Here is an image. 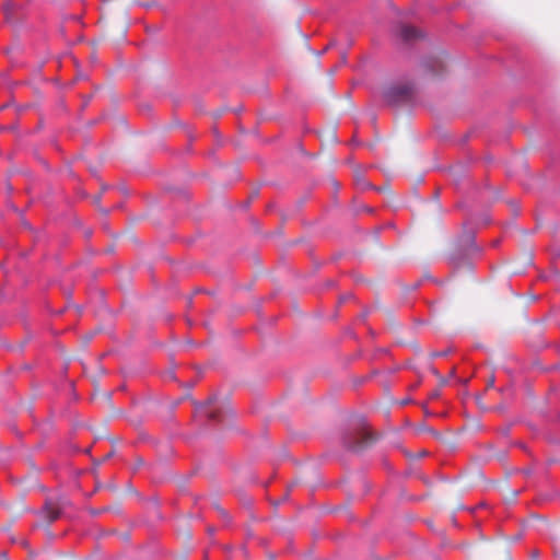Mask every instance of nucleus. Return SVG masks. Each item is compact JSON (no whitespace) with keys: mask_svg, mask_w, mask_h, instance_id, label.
<instances>
[{"mask_svg":"<svg viewBox=\"0 0 560 560\" xmlns=\"http://www.w3.org/2000/svg\"><path fill=\"white\" fill-rule=\"evenodd\" d=\"M411 93L412 90L408 84H390L383 89L382 96L386 103L396 105L408 101Z\"/></svg>","mask_w":560,"mask_h":560,"instance_id":"obj_1","label":"nucleus"},{"mask_svg":"<svg viewBox=\"0 0 560 560\" xmlns=\"http://www.w3.org/2000/svg\"><path fill=\"white\" fill-rule=\"evenodd\" d=\"M67 502L65 500H46L44 506L38 512V515L47 523H54L60 517L61 511L66 508Z\"/></svg>","mask_w":560,"mask_h":560,"instance_id":"obj_2","label":"nucleus"},{"mask_svg":"<svg viewBox=\"0 0 560 560\" xmlns=\"http://www.w3.org/2000/svg\"><path fill=\"white\" fill-rule=\"evenodd\" d=\"M212 423L215 422L220 428L230 427L234 420V411L226 405H214L212 401Z\"/></svg>","mask_w":560,"mask_h":560,"instance_id":"obj_3","label":"nucleus"},{"mask_svg":"<svg viewBox=\"0 0 560 560\" xmlns=\"http://www.w3.org/2000/svg\"><path fill=\"white\" fill-rule=\"evenodd\" d=\"M399 34L405 42H412L421 37V33L411 25H402Z\"/></svg>","mask_w":560,"mask_h":560,"instance_id":"obj_4","label":"nucleus"},{"mask_svg":"<svg viewBox=\"0 0 560 560\" xmlns=\"http://www.w3.org/2000/svg\"><path fill=\"white\" fill-rule=\"evenodd\" d=\"M212 512H215L218 517H220L224 523H229L230 516L228 511L214 502H212Z\"/></svg>","mask_w":560,"mask_h":560,"instance_id":"obj_5","label":"nucleus"},{"mask_svg":"<svg viewBox=\"0 0 560 560\" xmlns=\"http://www.w3.org/2000/svg\"><path fill=\"white\" fill-rule=\"evenodd\" d=\"M372 442V436L371 434L369 433H364L363 434V441L362 442H357V443H350L348 445L349 448L353 450V451H359L361 450L365 444Z\"/></svg>","mask_w":560,"mask_h":560,"instance_id":"obj_6","label":"nucleus"},{"mask_svg":"<svg viewBox=\"0 0 560 560\" xmlns=\"http://www.w3.org/2000/svg\"><path fill=\"white\" fill-rule=\"evenodd\" d=\"M224 173H225V170L221 166L217 170V180H218V185H220L221 187L225 186L223 183Z\"/></svg>","mask_w":560,"mask_h":560,"instance_id":"obj_7","label":"nucleus"},{"mask_svg":"<svg viewBox=\"0 0 560 560\" xmlns=\"http://www.w3.org/2000/svg\"><path fill=\"white\" fill-rule=\"evenodd\" d=\"M355 180H357V184L360 185L362 188L370 187V185L366 183V180L360 174L355 175Z\"/></svg>","mask_w":560,"mask_h":560,"instance_id":"obj_8","label":"nucleus"},{"mask_svg":"<svg viewBox=\"0 0 560 560\" xmlns=\"http://www.w3.org/2000/svg\"><path fill=\"white\" fill-rule=\"evenodd\" d=\"M199 413L205 416L206 418H210V411L206 405L200 406Z\"/></svg>","mask_w":560,"mask_h":560,"instance_id":"obj_9","label":"nucleus"},{"mask_svg":"<svg viewBox=\"0 0 560 560\" xmlns=\"http://www.w3.org/2000/svg\"><path fill=\"white\" fill-rule=\"evenodd\" d=\"M230 171L232 173V180H235L238 177L237 170L235 167H232Z\"/></svg>","mask_w":560,"mask_h":560,"instance_id":"obj_10","label":"nucleus"},{"mask_svg":"<svg viewBox=\"0 0 560 560\" xmlns=\"http://www.w3.org/2000/svg\"><path fill=\"white\" fill-rule=\"evenodd\" d=\"M226 109L225 108H221L220 110L215 112V113H212V117L215 116V117H220L224 114Z\"/></svg>","mask_w":560,"mask_h":560,"instance_id":"obj_11","label":"nucleus"},{"mask_svg":"<svg viewBox=\"0 0 560 560\" xmlns=\"http://www.w3.org/2000/svg\"><path fill=\"white\" fill-rule=\"evenodd\" d=\"M493 385H494V377H493V376H491V377L489 378L488 383H487V386H488V387H492Z\"/></svg>","mask_w":560,"mask_h":560,"instance_id":"obj_12","label":"nucleus"},{"mask_svg":"<svg viewBox=\"0 0 560 560\" xmlns=\"http://www.w3.org/2000/svg\"><path fill=\"white\" fill-rule=\"evenodd\" d=\"M211 135H212V139L214 137H219V132L215 129H213V128H212Z\"/></svg>","mask_w":560,"mask_h":560,"instance_id":"obj_13","label":"nucleus"},{"mask_svg":"<svg viewBox=\"0 0 560 560\" xmlns=\"http://www.w3.org/2000/svg\"><path fill=\"white\" fill-rule=\"evenodd\" d=\"M438 395H439L438 393H433L432 397H438Z\"/></svg>","mask_w":560,"mask_h":560,"instance_id":"obj_14","label":"nucleus"}]
</instances>
